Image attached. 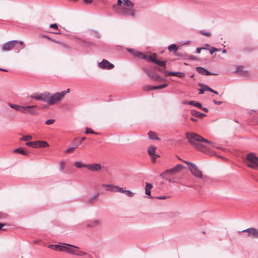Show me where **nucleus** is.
<instances>
[{"mask_svg":"<svg viewBox=\"0 0 258 258\" xmlns=\"http://www.w3.org/2000/svg\"><path fill=\"white\" fill-rule=\"evenodd\" d=\"M186 138L187 139L188 142L193 145L196 149L201 151H203L204 146L201 145L198 142H203L213 145V143L210 141L204 138L200 135L194 133H186L185 134Z\"/></svg>","mask_w":258,"mask_h":258,"instance_id":"nucleus-1","label":"nucleus"},{"mask_svg":"<svg viewBox=\"0 0 258 258\" xmlns=\"http://www.w3.org/2000/svg\"><path fill=\"white\" fill-rule=\"evenodd\" d=\"M70 91V89H68L66 91H63L60 92H57L54 94H51L47 92L46 103L49 105H53L56 104L64 98L66 95L69 93Z\"/></svg>","mask_w":258,"mask_h":258,"instance_id":"nucleus-2","label":"nucleus"},{"mask_svg":"<svg viewBox=\"0 0 258 258\" xmlns=\"http://www.w3.org/2000/svg\"><path fill=\"white\" fill-rule=\"evenodd\" d=\"M183 168V166L182 165L177 164L173 168L166 170L165 171H164L161 174V177L163 178H165L169 182H174L175 181H174L173 179L168 178V177L174 175L176 173L179 172Z\"/></svg>","mask_w":258,"mask_h":258,"instance_id":"nucleus-3","label":"nucleus"},{"mask_svg":"<svg viewBox=\"0 0 258 258\" xmlns=\"http://www.w3.org/2000/svg\"><path fill=\"white\" fill-rule=\"evenodd\" d=\"M141 58L148 59L151 62L166 68L167 61H160L156 59L157 54L156 53H143L141 55Z\"/></svg>","mask_w":258,"mask_h":258,"instance_id":"nucleus-4","label":"nucleus"},{"mask_svg":"<svg viewBox=\"0 0 258 258\" xmlns=\"http://www.w3.org/2000/svg\"><path fill=\"white\" fill-rule=\"evenodd\" d=\"M245 164L249 168L258 169V157L254 153H250L246 156Z\"/></svg>","mask_w":258,"mask_h":258,"instance_id":"nucleus-5","label":"nucleus"},{"mask_svg":"<svg viewBox=\"0 0 258 258\" xmlns=\"http://www.w3.org/2000/svg\"><path fill=\"white\" fill-rule=\"evenodd\" d=\"M18 44L23 45L24 42L22 41H18L17 40H11L6 42L3 44L2 47V50L4 52L11 51L15 48Z\"/></svg>","mask_w":258,"mask_h":258,"instance_id":"nucleus-6","label":"nucleus"},{"mask_svg":"<svg viewBox=\"0 0 258 258\" xmlns=\"http://www.w3.org/2000/svg\"><path fill=\"white\" fill-rule=\"evenodd\" d=\"M68 253L78 256H84L87 255V252L80 250L79 247L71 244L70 246Z\"/></svg>","mask_w":258,"mask_h":258,"instance_id":"nucleus-7","label":"nucleus"},{"mask_svg":"<svg viewBox=\"0 0 258 258\" xmlns=\"http://www.w3.org/2000/svg\"><path fill=\"white\" fill-rule=\"evenodd\" d=\"M26 145L29 147H32L34 148H45L48 147V144L45 141H38L34 142H28L26 143Z\"/></svg>","mask_w":258,"mask_h":258,"instance_id":"nucleus-8","label":"nucleus"},{"mask_svg":"<svg viewBox=\"0 0 258 258\" xmlns=\"http://www.w3.org/2000/svg\"><path fill=\"white\" fill-rule=\"evenodd\" d=\"M120 13L124 16H131L132 17H135L136 10L134 8H126L122 7L121 8Z\"/></svg>","mask_w":258,"mask_h":258,"instance_id":"nucleus-9","label":"nucleus"},{"mask_svg":"<svg viewBox=\"0 0 258 258\" xmlns=\"http://www.w3.org/2000/svg\"><path fill=\"white\" fill-rule=\"evenodd\" d=\"M37 107L36 105L23 106L22 113H28L31 115H36L37 114L35 108Z\"/></svg>","mask_w":258,"mask_h":258,"instance_id":"nucleus-10","label":"nucleus"},{"mask_svg":"<svg viewBox=\"0 0 258 258\" xmlns=\"http://www.w3.org/2000/svg\"><path fill=\"white\" fill-rule=\"evenodd\" d=\"M47 92L43 93H35L30 96L31 98L35 99L37 100L42 101L46 102Z\"/></svg>","mask_w":258,"mask_h":258,"instance_id":"nucleus-11","label":"nucleus"},{"mask_svg":"<svg viewBox=\"0 0 258 258\" xmlns=\"http://www.w3.org/2000/svg\"><path fill=\"white\" fill-rule=\"evenodd\" d=\"M189 169L195 176L200 178H202V173L196 164H191V166L189 167Z\"/></svg>","mask_w":258,"mask_h":258,"instance_id":"nucleus-12","label":"nucleus"},{"mask_svg":"<svg viewBox=\"0 0 258 258\" xmlns=\"http://www.w3.org/2000/svg\"><path fill=\"white\" fill-rule=\"evenodd\" d=\"M245 232L247 234L248 236L251 237L253 238L258 239V229L254 228H249L241 231Z\"/></svg>","mask_w":258,"mask_h":258,"instance_id":"nucleus-13","label":"nucleus"},{"mask_svg":"<svg viewBox=\"0 0 258 258\" xmlns=\"http://www.w3.org/2000/svg\"><path fill=\"white\" fill-rule=\"evenodd\" d=\"M156 150V147L154 146H150L148 148V152L151 157L152 161L155 163L156 161V159L157 157L159 156L155 154V152Z\"/></svg>","mask_w":258,"mask_h":258,"instance_id":"nucleus-14","label":"nucleus"},{"mask_svg":"<svg viewBox=\"0 0 258 258\" xmlns=\"http://www.w3.org/2000/svg\"><path fill=\"white\" fill-rule=\"evenodd\" d=\"M99 67L101 69H106L110 70L113 69L114 66L108 60L103 59L102 62L99 63Z\"/></svg>","mask_w":258,"mask_h":258,"instance_id":"nucleus-15","label":"nucleus"},{"mask_svg":"<svg viewBox=\"0 0 258 258\" xmlns=\"http://www.w3.org/2000/svg\"><path fill=\"white\" fill-rule=\"evenodd\" d=\"M86 168L93 172L98 171L101 169V165L99 163L87 164Z\"/></svg>","mask_w":258,"mask_h":258,"instance_id":"nucleus-16","label":"nucleus"},{"mask_svg":"<svg viewBox=\"0 0 258 258\" xmlns=\"http://www.w3.org/2000/svg\"><path fill=\"white\" fill-rule=\"evenodd\" d=\"M13 152L14 153L21 154L25 156H27L29 154V152L28 151L21 147L14 149Z\"/></svg>","mask_w":258,"mask_h":258,"instance_id":"nucleus-17","label":"nucleus"},{"mask_svg":"<svg viewBox=\"0 0 258 258\" xmlns=\"http://www.w3.org/2000/svg\"><path fill=\"white\" fill-rule=\"evenodd\" d=\"M70 245L71 244H69L60 243V248L59 251L64 252L68 253Z\"/></svg>","mask_w":258,"mask_h":258,"instance_id":"nucleus-18","label":"nucleus"},{"mask_svg":"<svg viewBox=\"0 0 258 258\" xmlns=\"http://www.w3.org/2000/svg\"><path fill=\"white\" fill-rule=\"evenodd\" d=\"M196 70L199 74L203 75L209 76L212 75L210 72L202 67H197Z\"/></svg>","mask_w":258,"mask_h":258,"instance_id":"nucleus-19","label":"nucleus"},{"mask_svg":"<svg viewBox=\"0 0 258 258\" xmlns=\"http://www.w3.org/2000/svg\"><path fill=\"white\" fill-rule=\"evenodd\" d=\"M107 190L114 192H122V191H123V189L122 187H120L118 186L114 185H113L112 186H111V188L107 189Z\"/></svg>","mask_w":258,"mask_h":258,"instance_id":"nucleus-20","label":"nucleus"},{"mask_svg":"<svg viewBox=\"0 0 258 258\" xmlns=\"http://www.w3.org/2000/svg\"><path fill=\"white\" fill-rule=\"evenodd\" d=\"M191 114L193 116H195L198 117H200V118H202L204 116H205L206 115V114L201 113L196 110H192L191 111Z\"/></svg>","mask_w":258,"mask_h":258,"instance_id":"nucleus-21","label":"nucleus"},{"mask_svg":"<svg viewBox=\"0 0 258 258\" xmlns=\"http://www.w3.org/2000/svg\"><path fill=\"white\" fill-rule=\"evenodd\" d=\"M153 187L152 184L149 183H146L145 187V194L148 196H150L151 191L150 190Z\"/></svg>","mask_w":258,"mask_h":258,"instance_id":"nucleus-22","label":"nucleus"},{"mask_svg":"<svg viewBox=\"0 0 258 258\" xmlns=\"http://www.w3.org/2000/svg\"><path fill=\"white\" fill-rule=\"evenodd\" d=\"M123 7L127 8H134V4L130 0H123Z\"/></svg>","mask_w":258,"mask_h":258,"instance_id":"nucleus-23","label":"nucleus"},{"mask_svg":"<svg viewBox=\"0 0 258 258\" xmlns=\"http://www.w3.org/2000/svg\"><path fill=\"white\" fill-rule=\"evenodd\" d=\"M8 104L12 108L16 110L20 111L22 112L23 106H20V105H16V104H11L10 103H9Z\"/></svg>","mask_w":258,"mask_h":258,"instance_id":"nucleus-24","label":"nucleus"},{"mask_svg":"<svg viewBox=\"0 0 258 258\" xmlns=\"http://www.w3.org/2000/svg\"><path fill=\"white\" fill-rule=\"evenodd\" d=\"M43 37L44 38H46V39H47L48 40H49L53 42H55V43H58L61 46H62V47H64V48H68V45L62 42H58L55 40H54V39H51V38L49 37L48 36H44Z\"/></svg>","mask_w":258,"mask_h":258,"instance_id":"nucleus-25","label":"nucleus"},{"mask_svg":"<svg viewBox=\"0 0 258 258\" xmlns=\"http://www.w3.org/2000/svg\"><path fill=\"white\" fill-rule=\"evenodd\" d=\"M238 74L246 76L247 74V72L246 71L243 70V68L242 67H239L237 68L236 71Z\"/></svg>","mask_w":258,"mask_h":258,"instance_id":"nucleus-26","label":"nucleus"},{"mask_svg":"<svg viewBox=\"0 0 258 258\" xmlns=\"http://www.w3.org/2000/svg\"><path fill=\"white\" fill-rule=\"evenodd\" d=\"M48 248L59 251L60 248V243L59 244H50L48 245Z\"/></svg>","mask_w":258,"mask_h":258,"instance_id":"nucleus-27","label":"nucleus"},{"mask_svg":"<svg viewBox=\"0 0 258 258\" xmlns=\"http://www.w3.org/2000/svg\"><path fill=\"white\" fill-rule=\"evenodd\" d=\"M148 135L150 139L159 140V138L157 137V134L155 132L150 131L148 133Z\"/></svg>","mask_w":258,"mask_h":258,"instance_id":"nucleus-28","label":"nucleus"},{"mask_svg":"<svg viewBox=\"0 0 258 258\" xmlns=\"http://www.w3.org/2000/svg\"><path fill=\"white\" fill-rule=\"evenodd\" d=\"M100 224V222L98 220H95L93 221L92 222H91L90 224H88L87 225V227H95L96 226H97Z\"/></svg>","mask_w":258,"mask_h":258,"instance_id":"nucleus-29","label":"nucleus"},{"mask_svg":"<svg viewBox=\"0 0 258 258\" xmlns=\"http://www.w3.org/2000/svg\"><path fill=\"white\" fill-rule=\"evenodd\" d=\"M74 165L75 167H76L77 168H83V167L86 168L87 164H85L82 162L77 161V162H74Z\"/></svg>","mask_w":258,"mask_h":258,"instance_id":"nucleus-30","label":"nucleus"},{"mask_svg":"<svg viewBox=\"0 0 258 258\" xmlns=\"http://www.w3.org/2000/svg\"><path fill=\"white\" fill-rule=\"evenodd\" d=\"M178 49V47L175 44H171L168 46V50L170 51L176 52Z\"/></svg>","mask_w":258,"mask_h":258,"instance_id":"nucleus-31","label":"nucleus"},{"mask_svg":"<svg viewBox=\"0 0 258 258\" xmlns=\"http://www.w3.org/2000/svg\"><path fill=\"white\" fill-rule=\"evenodd\" d=\"M32 139V137L31 135L24 136L20 139L21 141H28Z\"/></svg>","mask_w":258,"mask_h":258,"instance_id":"nucleus-32","label":"nucleus"},{"mask_svg":"<svg viewBox=\"0 0 258 258\" xmlns=\"http://www.w3.org/2000/svg\"><path fill=\"white\" fill-rule=\"evenodd\" d=\"M78 145H77L75 147H71L70 148L67 149L65 151L66 153L70 154V153L74 152V151L78 147Z\"/></svg>","mask_w":258,"mask_h":258,"instance_id":"nucleus-33","label":"nucleus"},{"mask_svg":"<svg viewBox=\"0 0 258 258\" xmlns=\"http://www.w3.org/2000/svg\"><path fill=\"white\" fill-rule=\"evenodd\" d=\"M188 104L195 106L199 108H202V106L201 103L199 102H195L194 101H190L189 102Z\"/></svg>","mask_w":258,"mask_h":258,"instance_id":"nucleus-34","label":"nucleus"},{"mask_svg":"<svg viewBox=\"0 0 258 258\" xmlns=\"http://www.w3.org/2000/svg\"><path fill=\"white\" fill-rule=\"evenodd\" d=\"M122 192L124 193L128 197H132L134 195V194L133 192L128 190H123V191Z\"/></svg>","mask_w":258,"mask_h":258,"instance_id":"nucleus-35","label":"nucleus"},{"mask_svg":"<svg viewBox=\"0 0 258 258\" xmlns=\"http://www.w3.org/2000/svg\"><path fill=\"white\" fill-rule=\"evenodd\" d=\"M167 86V84H161L157 86H154L155 90L156 89H162Z\"/></svg>","mask_w":258,"mask_h":258,"instance_id":"nucleus-36","label":"nucleus"},{"mask_svg":"<svg viewBox=\"0 0 258 258\" xmlns=\"http://www.w3.org/2000/svg\"><path fill=\"white\" fill-rule=\"evenodd\" d=\"M85 133L86 134H96V135L98 134V133L94 132L92 130H91V128H89L88 127L86 128Z\"/></svg>","mask_w":258,"mask_h":258,"instance_id":"nucleus-37","label":"nucleus"},{"mask_svg":"<svg viewBox=\"0 0 258 258\" xmlns=\"http://www.w3.org/2000/svg\"><path fill=\"white\" fill-rule=\"evenodd\" d=\"M185 76V74L183 73L180 72H174L173 76H177L179 78H183Z\"/></svg>","mask_w":258,"mask_h":258,"instance_id":"nucleus-38","label":"nucleus"},{"mask_svg":"<svg viewBox=\"0 0 258 258\" xmlns=\"http://www.w3.org/2000/svg\"><path fill=\"white\" fill-rule=\"evenodd\" d=\"M220 49H217L215 47H212L210 49V52L211 54H212L214 52L216 51H220Z\"/></svg>","mask_w":258,"mask_h":258,"instance_id":"nucleus-39","label":"nucleus"},{"mask_svg":"<svg viewBox=\"0 0 258 258\" xmlns=\"http://www.w3.org/2000/svg\"><path fill=\"white\" fill-rule=\"evenodd\" d=\"M144 89L145 90H147V91L155 90L154 86H146L145 87Z\"/></svg>","mask_w":258,"mask_h":258,"instance_id":"nucleus-40","label":"nucleus"},{"mask_svg":"<svg viewBox=\"0 0 258 258\" xmlns=\"http://www.w3.org/2000/svg\"><path fill=\"white\" fill-rule=\"evenodd\" d=\"M99 197V194H97L94 196L93 197H92L90 200L89 201L91 203H92L93 201L95 200V199H97Z\"/></svg>","mask_w":258,"mask_h":258,"instance_id":"nucleus-41","label":"nucleus"},{"mask_svg":"<svg viewBox=\"0 0 258 258\" xmlns=\"http://www.w3.org/2000/svg\"><path fill=\"white\" fill-rule=\"evenodd\" d=\"M54 122V119H48L45 121V124L47 125H49L52 124Z\"/></svg>","mask_w":258,"mask_h":258,"instance_id":"nucleus-42","label":"nucleus"},{"mask_svg":"<svg viewBox=\"0 0 258 258\" xmlns=\"http://www.w3.org/2000/svg\"><path fill=\"white\" fill-rule=\"evenodd\" d=\"M134 54L135 55V56H137L140 58H141L142 56L141 55H142V53L141 52H139V51H135L134 53Z\"/></svg>","mask_w":258,"mask_h":258,"instance_id":"nucleus-43","label":"nucleus"},{"mask_svg":"<svg viewBox=\"0 0 258 258\" xmlns=\"http://www.w3.org/2000/svg\"><path fill=\"white\" fill-rule=\"evenodd\" d=\"M134 54L135 55V56H137L140 58H141L142 56L141 55H142V53L141 52H139V51H135L134 53Z\"/></svg>","mask_w":258,"mask_h":258,"instance_id":"nucleus-44","label":"nucleus"},{"mask_svg":"<svg viewBox=\"0 0 258 258\" xmlns=\"http://www.w3.org/2000/svg\"><path fill=\"white\" fill-rule=\"evenodd\" d=\"M201 33L203 35H205V36H211V34L209 32H205V31H201Z\"/></svg>","mask_w":258,"mask_h":258,"instance_id":"nucleus-45","label":"nucleus"},{"mask_svg":"<svg viewBox=\"0 0 258 258\" xmlns=\"http://www.w3.org/2000/svg\"><path fill=\"white\" fill-rule=\"evenodd\" d=\"M64 165H65V163L63 161H61L59 163L60 170H63V169L64 168Z\"/></svg>","mask_w":258,"mask_h":258,"instance_id":"nucleus-46","label":"nucleus"},{"mask_svg":"<svg viewBox=\"0 0 258 258\" xmlns=\"http://www.w3.org/2000/svg\"><path fill=\"white\" fill-rule=\"evenodd\" d=\"M204 87L205 89V91H208L210 92L213 91V89L209 87L208 86L204 85Z\"/></svg>","mask_w":258,"mask_h":258,"instance_id":"nucleus-47","label":"nucleus"},{"mask_svg":"<svg viewBox=\"0 0 258 258\" xmlns=\"http://www.w3.org/2000/svg\"><path fill=\"white\" fill-rule=\"evenodd\" d=\"M112 184H103L102 186L104 187H108V189L111 188V186H112Z\"/></svg>","mask_w":258,"mask_h":258,"instance_id":"nucleus-48","label":"nucleus"},{"mask_svg":"<svg viewBox=\"0 0 258 258\" xmlns=\"http://www.w3.org/2000/svg\"><path fill=\"white\" fill-rule=\"evenodd\" d=\"M50 27L53 28L54 29L58 30L57 25L56 24H53L50 25Z\"/></svg>","mask_w":258,"mask_h":258,"instance_id":"nucleus-49","label":"nucleus"},{"mask_svg":"<svg viewBox=\"0 0 258 258\" xmlns=\"http://www.w3.org/2000/svg\"><path fill=\"white\" fill-rule=\"evenodd\" d=\"M201 86L202 87V88L200 89L199 94H203L205 91L204 85H201Z\"/></svg>","mask_w":258,"mask_h":258,"instance_id":"nucleus-50","label":"nucleus"},{"mask_svg":"<svg viewBox=\"0 0 258 258\" xmlns=\"http://www.w3.org/2000/svg\"><path fill=\"white\" fill-rule=\"evenodd\" d=\"M150 77L155 80H157L160 78V77L157 75H155V76L152 75V77Z\"/></svg>","mask_w":258,"mask_h":258,"instance_id":"nucleus-51","label":"nucleus"},{"mask_svg":"<svg viewBox=\"0 0 258 258\" xmlns=\"http://www.w3.org/2000/svg\"><path fill=\"white\" fill-rule=\"evenodd\" d=\"M146 73L150 77H152V75L151 74L150 71L147 69H144Z\"/></svg>","mask_w":258,"mask_h":258,"instance_id":"nucleus-52","label":"nucleus"},{"mask_svg":"<svg viewBox=\"0 0 258 258\" xmlns=\"http://www.w3.org/2000/svg\"><path fill=\"white\" fill-rule=\"evenodd\" d=\"M165 73L167 75L173 76L174 72L165 71Z\"/></svg>","mask_w":258,"mask_h":258,"instance_id":"nucleus-53","label":"nucleus"},{"mask_svg":"<svg viewBox=\"0 0 258 258\" xmlns=\"http://www.w3.org/2000/svg\"><path fill=\"white\" fill-rule=\"evenodd\" d=\"M213 102L216 105H220L222 103V101H217L215 100H213Z\"/></svg>","mask_w":258,"mask_h":258,"instance_id":"nucleus-54","label":"nucleus"},{"mask_svg":"<svg viewBox=\"0 0 258 258\" xmlns=\"http://www.w3.org/2000/svg\"><path fill=\"white\" fill-rule=\"evenodd\" d=\"M85 137H82L80 139V140H79V145L81 144L83 141H84L85 140Z\"/></svg>","mask_w":258,"mask_h":258,"instance_id":"nucleus-55","label":"nucleus"},{"mask_svg":"<svg viewBox=\"0 0 258 258\" xmlns=\"http://www.w3.org/2000/svg\"><path fill=\"white\" fill-rule=\"evenodd\" d=\"M93 2V0H84V2L85 4H91Z\"/></svg>","mask_w":258,"mask_h":258,"instance_id":"nucleus-56","label":"nucleus"},{"mask_svg":"<svg viewBox=\"0 0 258 258\" xmlns=\"http://www.w3.org/2000/svg\"><path fill=\"white\" fill-rule=\"evenodd\" d=\"M123 2L121 1V0H117V5L119 6H121L122 3Z\"/></svg>","mask_w":258,"mask_h":258,"instance_id":"nucleus-57","label":"nucleus"},{"mask_svg":"<svg viewBox=\"0 0 258 258\" xmlns=\"http://www.w3.org/2000/svg\"><path fill=\"white\" fill-rule=\"evenodd\" d=\"M203 49V48H197V49H196L197 52L198 53H200L201 52V49Z\"/></svg>","mask_w":258,"mask_h":258,"instance_id":"nucleus-58","label":"nucleus"},{"mask_svg":"<svg viewBox=\"0 0 258 258\" xmlns=\"http://www.w3.org/2000/svg\"><path fill=\"white\" fill-rule=\"evenodd\" d=\"M184 163H185L186 164H187V165H190V166H191V164H194V163H192L191 162H187V161H183Z\"/></svg>","mask_w":258,"mask_h":258,"instance_id":"nucleus-59","label":"nucleus"},{"mask_svg":"<svg viewBox=\"0 0 258 258\" xmlns=\"http://www.w3.org/2000/svg\"><path fill=\"white\" fill-rule=\"evenodd\" d=\"M202 110H203L205 112H207L208 111V109L206 108H201Z\"/></svg>","mask_w":258,"mask_h":258,"instance_id":"nucleus-60","label":"nucleus"},{"mask_svg":"<svg viewBox=\"0 0 258 258\" xmlns=\"http://www.w3.org/2000/svg\"><path fill=\"white\" fill-rule=\"evenodd\" d=\"M190 120H191V121H194V122H196V121H197V119H196V118H192V117H191V118H190Z\"/></svg>","mask_w":258,"mask_h":258,"instance_id":"nucleus-61","label":"nucleus"},{"mask_svg":"<svg viewBox=\"0 0 258 258\" xmlns=\"http://www.w3.org/2000/svg\"><path fill=\"white\" fill-rule=\"evenodd\" d=\"M157 198L158 199H166L165 197H158Z\"/></svg>","mask_w":258,"mask_h":258,"instance_id":"nucleus-62","label":"nucleus"},{"mask_svg":"<svg viewBox=\"0 0 258 258\" xmlns=\"http://www.w3.org/2000/svg\"><path fill=\"white\" fill-rule=\"evenodd\" d=\"M5 225V224L0 223V230Z\"/></svg>","mask_w":258,"mask_h":258,"instance_id":"nucleus-63","label":"nucleus"},{"mask_svg":"<svg viewBox=\"0 0 258 258\" xmlns=\"http://www.w3.org/2000/svg\"><path fill=\"white\" fill-rule=\"evenodd\" d=\"M211 92L213 93H215L216 94H218V92L214 90H213V91H211Z\"/></svg>","mask_w":258,"mask_h":258,"instance_id":"nucleus-64","label":"nucleus"}]
</instances>
